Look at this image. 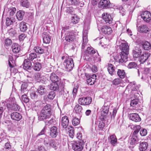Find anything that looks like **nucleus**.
Segmentation results:
<instances>
[{
  "label": "nucleus",
  "instance_id": "1",
  "mask_svg": "<svg viewBox=\"0 0 151 151\" xmlns=\"http://www.w3.org/2000/svg\"><path fill=\"white\" fill-rule=\"evenodd\" d=\"M52 113L51 106L47 104L43 107L38 114V119L40 121L46 120L50 118Z\"/></svg>",
  "mask_w": 151,
  "mask_h": 151
},
{
  "label": "nucleus",
  "instance_id": "2",
  "mask_svg": "<svg viewBox=\"0 0 151 151\" xmlns=\"http://www.w3.org/2000/svg\"><path fill=\"white\" fill-rule=\"evenodd\" d=\"M61 58L64 60L63 64L66 70L67 71H70L74 66L73 59L67 56H62Z\"/></svg>",
  "mask_w": 151,
  "mask_h": 151
},
{
  "label": "nucleus",
  "instance_id": "3",
  "mask_svg": "<svg viewBox=\"0 0 151 151\" xmlns=\"http://www.w3.org/2000/svg\"><path fill=\"white\" fill-rule=\"evenodd\" d=\"M101 110V117H102L103 120H105L109 117L108 114L109 111V106L104 105L102 106Z\"/></svg>",
  "mask_w": 151,
  "mask_h": 151
},
{
  "label": "nucleus",
  "instance_id": "4",
  "mask_svg": "<svg viewBox=\"0 0 151 151\" xmlns=\"http://www.w3.org/2000/svg\"><path fill=\"white\" fill-rule=\"evenodd\" d=\"M92 101V98L89 96L80 98L78 100V102L80 104L85 106L89 105L91 103Z\"/></svg>",
  "mask_w": 151,
  "mask_h": 151
},
{
  "label": "nucleus",
  "instance_id": "5",
  "mask_svg": "<svg viewBox=\"0 0 151 151\" xmlns=\"http://www.w3.org/2000/svg\"><path fill=\"white\" fill-rule=\"evenodd\" d=\"M84 143L82 142L76 141L72 143V149L75 151H81L83 148Z\"/></svg>",
  "mask_w": 151,
  "mask_h": 151
},
{
  "label": "nucleus",
  "instance_id": "6",
  "mask_svg": "<svg viewBox=\"0 0 151 151\" xmlns=\"http://www.w3.org/2000/svg\"><path fill=\"white\" fill-rule=\"evenodd\" d=\"M65 40L68 42H72L75 39V36L73 31H67L65 33Z\"/></svg>",
  "mask_w": 151,
  "mask_h": 151
},
{
  "label": "nucleus",
  "instance_id": "7",
  "mask_svg": "<svg viewBox=\"0 0 151 151\" xmlns=\"http://www.w3.org/2000/svg\"><path fill=\"white\" fill-rule=\"evenodd\" d=\"M12 101L11 104H7L6 106L8 109H9L11 110L14 111H18L19 110L20 106L16 104L15 101V99L14 98H12Z\"/></svg>",
  "mask_w": 151,
  "mask_h": 151
},
{
  "label": "nucleus",
  "instance_id": "8",
  "mask_svg": "<svg viewBox=\"0 0 151 151\" xmlns=\"http://www.w3.org/2000/svg\"><path fill=\"white\" fill-rule=\"evenodd\" d=\"M99 6V7L103 9L110 8L111 6L109 0H101Z\"/></svg>",
  "mask_w": 151,
  "mask_h": 151
},
{
  "label": "nucleus",
  "instance_id": "9",
  "mask_svg": "<svg viewBox=\"0 0 151 151\" xmlns=\"http://www.w3.org/2000/svg\"><path fill=\"white\" fill-rule=\"evenodd\" d=\"M141 18L145 22H149L151 20V14L148 11H145L141 14Z\"/></svg>",
  "mask_w": 151,
  "mask_h": 151
},
{
  "label": "nucleus",
  "instance_id": "10",
  "mask_svg": "<svg viewBox=\"0 0 151 151\" xmlns=\"http://www.w3.org/2000/svg\"><path fill=\"white\" fill-rule=\"evenodd\" d=\"M86 77L88 83L90 85L94 84L96 79V76L95 74L89 75L88 74L86 75Z\"/></svg>",
  "mask_w": 151,
  "mask_h": 151
},
{
  "label": "nucleus",
  "instance_id": "11",
  "mask_svg": "<svg viewBox=\"0 0 151 151\" xmlns=\"http://www.w3.org/2000/svg\"><path fill=\"white\" fill-rule=\"evenodd\" d=\"M102 16L103 19L106 23H108L109 24L111 23L113 19L109 14L107 13H104L102 14Z\"/></svg>",
  "mask_w": 151,
  "mask_h": 151
},
{
  "label": "nucleus",
  "instance_id": "12",
  "mask_svg": "<svg viewBox=\"0 0 151 151\" xmlns=\"http://www.w3.org/2000/svg\"><path fill=\"white\" fill-rule=\"evenodd\" d=\"M129 119L135 122H139L141 121V119L138 114L132 113L129 114Z\"/></svg>",
  "mask_w": 151,
  "mask_h": 151
},
{
  "label": "nucleus",
  "instance_id": "13",
  "mask_svg": "<svg viewBox=\"0 0 151 151\" xmlns=\"http://www.w3.org/2000/svg\"><path fill=\"white\" fill-rule=\"evenodd\" d=\"M69 122V119L67 116H64L62 117L60 123L63 128L64 129L66 128L68 125Z\"/></svg>",
  "mask_w": 151,
  "mask_h": 151
},
{
  "label": "nucleus",
  "instance_id": "14",
  "mask_svg": "<svg viewBox=\"0 0 151 151\" xmlns=\"http://www.w3.org/2000/svg\"><path fill=\"white\" fill-rule=\"evenodd\" d=\"M120 48L122 51L121 52L125 53L126 54H129V46L127 43H122L120 45Z\"/></svg>",
  "mask_w": 151,
  "mask_h": 151
},
{
  "label": "nucleus",
  "instance_id": "15",
  "mask_svg": "<svg viewBox=\"0 0 151 151\" xmlns=\"http://www.w3.org/2000/svg\"><path fill=\"white\" fill-rule=\"evenodd\" d=\"M150 56L149 53L147 52L143 53L139 58V60L141 63H143Z\"/></svg>",
  "mask_w": 151,
  "mask_h": 151
},
{
  "label": "nucleus",
  "instance_id": "16",
  "mask_svg": "<svg viewBox=\"0 0 151 151\" xmlns=\"http://www.w3.org/2000/svg\"><path fill=\"white\" fill-rule=\"evenodd\" d=\"M32 63L29 59H25L23 63V68L27 70H30L32 68Z\"/></svg>",
  "mask_w": 151,
  "mask_h": 151
},
{
  "label": "nucleus",
  "instance_id": "17",
  "mask_svg": "<svg viewBox=\"0 0 151 151\" xmlns=\"http://www.w3.org/2000/svg\"><path fill=\"white\" fill-rule=\"evenodd\" d=\"M58 134V129L55 126H53L50 128V135L53 138H55Z\"/></svg>",
  "mask_w": 151,
  "mask_h": 151
},
{
  "label": "nucleus",
  "instance_id": "18",
  "mask_svg": "<svg viewBox=\"0 0 151 151\" xmlns=\"http://www.w3.org/2000/svg\"><path fill=\"white\" fill-rule=\"evenodd\" d=\"M11 117L13 120L19 121L22 118L21 114L18 112H14L12 113L11 115Z\"/></svg>",
  "mask_w": 151,
  "mask_h": 151
},
{
  "label": "nucleus",
  "instance_id": "19",
  "mask_svg": "<svg viewBox=\"0 0 151 151\" xmlns=\"http://www.w3.org/2000/svg\"><path fill=\"white\" fill-rule=\"evenodd\" d=\"M101 31L105 34L109 35L112 33V30L111 27L109 26L105 25L101 27Z\"/></svg>",
  "mask_w": 151,
  "mask_h": 151
},
{
  "label": "nucleus",
  "instance_id": "20",
  "mask_svg": "<svg viewBox=\"0 0 151 151\" xmlns=\"http://www.w3.org/2000/svg\"><path fill=\"white\" fill-rule=\"evenodd\" d=\"M141 53V50L139 47H136L135 49L133 51V56L135 58H137L140 57Z\"/></svg>",
  "mask_w": 151,
  "mask_h": 151
},
{
  "label": "nucleus",
  "instance_id": "21",
  "mask_svg": "<svg viewBox=\"0 0 151 151\" xmlns=\"http://www.w3.org/2000/svg\"><path fill=\"white\" fill-rule=\"evenodd\" d=\"M43 42L45 43H49L50 41L51 37L49 36V33L44 32L42 34Z\"/></svg>",
  "mask_w": 151,
  "mask_h": 151
},
{
  "label": "nucleus",
  "instance_id": "22",
  "mask_svg": "<svg viewBox=\"0 0 151 151\" xmlns=\"http://www.w3.org/2000/svg\"><path fill=\"white\" fill-rule=\"evenodd\" d=\"M128 54H126L125 53L121 52L120 55V58L118 60L119 63H122L124 62H125L127 60V55Z\"/></svg>",
  "mask_w": 151,
  "mask_h": 151
},
{
  "label": "nucleus",
  "instance_id": "23",
  "mask_svg": "<svg viewBox=\"0 0 151 151\" xmlns=\"http://www.w3.org/2000/svg\"><path fill=\"white\" fill-rule=\"evenodd\" d=\"M50 79L52 82H58L60 80V78L54 73L50 74Z\"/></svg>",
  "mask_w": 151,
  "mask_h": 151
},
{
  "label": "nucleus",
  "instance_id": "24",
  "mask_svg": "<svg viewBox=\"0 0 151 151\" xmlns=\"http://www.w3.org/2000/svg\"><path fill=\"white\" fill-rule=\"evenodd\" d=\"M13 52L15 53L19 52L20 50V46L17 43H13L12 46Z\"/></svg>",
  "mask_w": 151,
  "mask_h": 151
},
{
  "label": "nucleus",
  "instance_id": "25",
  "mask_svg": "<svg viewBox=\"0 0 151 151\" xmlns=\"http://www.w3.org/2000/svg\"><path fill=\"white\" fill-rule=\"evenodd\" d=\"M96 52L94 49L93 48L88 47L85 52V55L87 56L93 55Z\"/></svg>",
  "mask_w": 151,
  "mask_h": 151
},
{
  "label": "nucleus",
  "instance_id": "26",
  "mask_svg": "<svg viewBox=\"0 0 151 151\" xmlns=\"http://www.w3.org/2000/svg\"><path fill=\"white\" fill-rule=\"evenodd\" d=\"M111 144L113 146H115L117 143V139L116 136L112 135L108 138Z\"/></svg>",
  "mask_w": 151,
  "mask_h": 151
},
{
  "label": "nucleus",
  "instance_id": "27",
  "mask_svg": "<svg viewBox=\"0 0 151 151\" xmlns=\"http://www.w3.org/2000/svg\"><path fill=\"white\" fill-rule=\"evenodd\" d=\"M148 146V143L145 142H141L140 144L139 149L140 151H145Z\"/></svg>",
  "mask_w": 151,
  "mask_h": 151
},
{
  "label": "nucleus",
  "instance_id": "28",
  "mask_svg": "<svg viewBox=\"0 0 151 151\" xmlns=\"http://www.w3.org/2000/svg\"><path fill=\"white\" fill-rule=\"evenodd\" d=\"M138 139L136 135H132L129 137V142L131 145H134L137 142Z\"/></svg>",
  "mask_w": 151,
  "mask_h": 151
},
{
  "label": "nucleus",
  "instance_id": "29",
  "mask_svg": "<svg viewBox=\"0 0 151 151\" xmlns=\"http://www.w3.org/2000/svg\"><path fill=\"white\" fill-rule=\"evenodd\" d=\"M37 92L40 95H44L46 92V90L44 86H40L37 89Z\"/></svg>",
  "mask_w": 151,
  "mask_h": 151
},
{
  "label": "nucleus",
  "instance_id": "30",
  "mask_svg": "<svg viewBox=\"0 0 151 151\" xmlns=\"http://www.w3.org/2000/svg\"><path fill=\"white\" fill-rule=\"evenodd\" d=\"M7 33L9 37L12 38L16 37L17 35L16 31L13 28H11L9 30Z\"/></svg>",
  "mask_w": 151,
  "mask_h": 151
},
{
  "label": "nucleus",
  "instance_id": "31",
  "mask_svg": "<svg viewBox=\"0 0 151 151\" xmlns=\"http://www.w3.org/2000/svg\"><path fill=\"white\" fill-rule=\"evenodd\" d=\"M115 67L111 64L108 65V70L109 73L111 75H114L115 73Z\"/></svg>",
  "mask_w": 151,
  "mask_h": 151
},
{
  "label": "nucleus",
  "instance_id": "32",
  "mask_svg": "<svg viewBox=\"0 0 151 151\" xmlns=\"http://www.w3.org/2000/svg\"><path fill=\"white\" fill-rule=\"evenodd\" d=\"M19 28L21 32H25L27 29L26 23L23 22H21L19 24Z\"/></svg>",
  "mask_w": 151,
  "mask_h": 151
},
{
  "label": "nucleus",
  "instance_id": "33",
  "mask_svg": "<svg viewBox=\"0 0 151 151\" xmlns=\"http://www.w3.org/2000/svg\"><path fill=\"white\" fill-rule=\"evenodd\" d=\"M50 89L54 91H55L59 89L58 85L57 82H52L50 85Z\"/></svg>",
  "mask_w": 151,
  "mask_h": 151
},
{
  "label": "nucleus",
  "instance_id": "34",
  "mask_svg": "<svg viewBox=\"0 0 151 151\" xmlns=\"http://www.w3.org/2000/svg\"><path fill=\"white\" fill-rule=\"evenodd\" d=\"M24 14V12L22 11H19L17 12L16 17L19 20H21L23 19V17Z\"/></svg>",
  "mask_w": 151,
  "mask_h": 151
},
{
  "label": "nucleus",
  "instance_id": "35",
  "mask_svg": "<svg viewBox=\"0 0 151 151\" xmlns=\"http://www.w3.org/2000/svg\"><path fill=\"white\" fill-rule=\"evenodd\" d=\"M66 1L69 5H77L79 3L78 0H66Z\"/></svg>",
  "mask_w": 151,
  "mask_h": 151
},
{
  "label": "nucleus",
  "instance_id": "36",
  "mask_svg": "<svg viewBox=\"0 0 151 151\" xmlns=\"http://www.w3.org/2000/svg\"><path fill=\"white\" fill-rule=\"evenodd\" d=\"M27 59L32 61L37 58V56L35 53H31L27 55Z\"/></svg>",
  "mask_w": 151,
  "mask_h": 151
},
{
  "label": "nucleus",
  "instance_id": "37",
  "mask_svg": "<svg viewBox=\"0 0 151 151\" xmlns=\"http://www.w3.org/2000/svg\"><path fill=\"white\" fill-rule=\"evenodd\" d=\"M74 109L76 113H81L83 108L79 104H77L75 105Z\"/></svg>",
  "mask_w": 151,
  "mask_h": 151
},
{
  "label": "nucleus",
  "instance_id": "38",
  "mask_svg": "<svg viewBox=\"0 0 151 151\" xmlns=\"http://www.w3.org/2000/svg\"><path fill=\"white\" fill-rule=\"evenodd\" d=\"M49 145L50 147L54 148L55 150L58 145V143L56 142L55 140H50L49 142Z\"/></svg>",
  "mask_w": 151,
  "mask_h": 151
},
{
  "label": "nucleus",
  "instance_id": "39",
  "mask_svg": "<svg viewBox=\"0 0 151 151\" xmlns=\"http://www.w3.org/2000/svg\"><path fill=\"white\" fill-rule=\"evenodd\" d=\"M20 4L23 7L28 8L29 7L30 4L27 0H22L20 2Z\"/></svg>",
  "mask_w": 151,
  "mask_h": 151
},
{
  "label": "nucleus",
  "instance_id": "40",
  "mask_svg": "<svg viewBox=\"0 0 151 151\" xmlns=\"http://www.w3.org/2000/svg\"><path fill=\"white\" fill-rule=\"evenodd\" d=\"M139 100L137 99H133L132 100L130 103L131 106L136 108L138 105Z\"/></svg>",
  "mask_w": 151,
  "mask_h": 151
},
{
  "label": "nucleus",
  "instance_id": "41",
  "mask_svg": "<svg viewBox=\"0 0 151 151\" xmlns=\"http://www.w3.org/2000/svg\"><path fill=\"white\" fill-rule=\"evenodd\" d=\"M143 48L146 50H148L151 48V45L149 42L146 41L142 44Z\"/></svg>",
  "mask_w": 151,
  "mask_h": 151
},
{
  "label": "nucleus",
  "instance_id": "42",
  "mask_svg": "<svg viewBox=\"0 0 151 151\" xmlns=\"http://www.w3.org/2000/svg\"><path fill=\"white\" fill-rule=\"evenodd\" d=\"M117 74L121 78H123L125 76V73L124 70L118 69L117 71Z\"/></svg>",
  "mask_w": 151,
  "mask_h": 151
},
{
  "label": "nucleus",
  "instance_id": "43",
  "mask_svg": "<svg viewBox=\"0 0 151 151\" xmlns=\"http://www.w3.org/2000/svg\"><path fill=\"white\" fill-rule=\"evenodd\" d=\"M41 65L39 63H34L33 66V69L37 71H39L41 69Z\"/></svg>",
  "mask_w": 151,
  "mask_h": 151
},
{
  "label": "nucleus",
  "instance_id": "44",
  "mask_svg": "<svg viewBox=\"0 0 151 151\" xmlns=\"http://www.w3.org/2000/svg\"><path fill=\"white\" fill-rule=\"evenodd\" d=\"M27 83H23L21 87V91L22 93H24L28 91V89L27 88Z\"/></svg>",
  "mask_w": 151,
  "mask_h": 151
},
{
  "label": "nucleus",
  "instance_id": "45",
  "mask_svg": "<svg viewBox=\"0 0 151 151\" xmlns=\"http://www.w3.org/2000/svg\"><path fill=\"white\" fill-rule=\"evenodd\" d=\"M34 50L35 52L39 54H42L44 53L45 50L40 47H35Z\"/></svg>",
  "mask_w": 151,
  "mask_h": 151
},
{
  "label": "nucleus",
  "instance_id": "46",
  "mask_svg": "<svg viewBox=\"0 0 151 151\" xmlns=\"http://www.w3.org/2000/svg\"><path fill=\"white\" fill-rule=\"evenodd\" d=\"M15 21L14 19L7 17L6 19V24L7 26H9L12 24Z\"/></svg>",
  "mask_w": 151,
  "mask_h": 151
},
{
  "label": "nucleus",
  "instance_id": "47",
  "mask_svg": "<svg viewBox=\"0 0 151 151\" xmlns=\"http://www.w3.org/2000/svg\"><path fill=\"white\" fill-rule=\"evenodd\" d=\"M35 79L38 82H40L42 78L41 74L39 73H37L34 74Z\"/></svg>",
  "mask_w": 151,
  "mask_h": 151
},
{
  "label": "nucleus",
  "instance_id": "48",
  "mask_svg": "<svg viewBox=\"0 0 151 151\" xmlns=\"http://www.w3.org/2000/svg\"><path fill=\"white\" fill-rule=\"evenodd\" d=\"M80 122V121L79 119L75 117H74L72 120V124L74 126H76L78 125Z\"/></svg>",
  "mask_w": 151,
  "mask_h": 151
},
{
  "label": "nucleus",
  "instance_id": "49",
  "mask_svg": "<svg viewBox=\"0 0 151 151\" xmlns=\"http://www.w3.org/2000/svg\"><path fill=\"white\" fill-rule=\"evenodd\" d=\"M87 32L86 31L84 30L83 37V44H87L88 42Z\"/></svg>",
  "mask_w": 151,
  "mask_h": 151
},
{
  "label": "nucleus",
  "instance_id": "50",
  "mask_svg": "<svg viewBox=\"0 0 151 151\" xmlns=\"http://www.w3.org/2000/svg\"><path fill=\"white\" fill-rule=\"evenodd\" d=\"M140 31L142 32H145L148 31V29L147 28L146 26L145 25H142L139 27Z\"/></svg>",
  "mask_w": 151,
  "mask_h": 151
},
{
  "label": "nucleus",
  "instance_id": "51",
  "mask_svg": "<svg viewBox=\"0 0 151 151\" xmlns=\"http://www.w3.org/2000/svg\"><path fill=\"white\" fill-rule=\"evenodd\" d=\"M134 128L135 130L134 132L132 135H135L139 132L140 129L141 127L139 125H135L134 126Z\"/></svg>",
  "mask_w": 151,
  "mask_h": 151
},
{
  "label": "nucleus",
  "instance_id": "52",
  "mask_svg": "<svg viewBox=\"0 0 151 151\" xmlns=\"http://www.w3.org/2000/svg\"><path fill=\"white\" fill-rule=\"evenodd\" d=\"M122 81V79L120 78H117L114 80L112 83L113 85H117L121 83Z\"/></svg>",
  "mask_w": 151,
  "mask_h": 151
},
{
  "label": "nucleus",
  "instance_id": "53",
  "mask_svg": "<svg viewBox=\"0 0 151 151\" xmlns=\"http://www.w3.org/2000/svg\"><path fill=\"white\" fill-rule=\"evenodd\" d=\"M16 9L15 7H11L8 8V12L10 16H13L15 13Z\"/></svg>",
  "mask_w": 151,
  "mask_h": 151
},
{
  "label": "nucleus",
  "instance_id": "54",
  "mask_svg": "<svg viewBox=\"0 0 151 151\" xmlns=\"http://www.w3.org/2000/svg\"><path fill=\"white\" fill-rule=\"evenodd\" d=\"M128 67L129 68H137V65L136 63L134 62H132L130 63L128 65Z\"/></svg>",
  "mask_w": 151,
  "mask_h": 151
},
{
  "label": "nucleus",
  "instance_id": "55",
  "mask_svg": "<svg viewBox=\"0 0 151 151\" xmlns=\"http://www.w3.org/2000/svg\"><path fill=\"white\" fill-rule=\"evenodd\" d=\"M77 92V89L76 88H74L72 92V95L71 96L72 101H73L76 98Z\"/></svg>",
  "mask_w": 151,
  "mask_h": 151
},
{
  "label": "nucleus",
  "instance_id": "56",
  "mask_svg": "<svg viewBox=\"0 0 151 151\" xmlns=\"http://www.w3.org/2000/svg\"><path fill=\"white\" fill-rule=\"evenodd\" d=\"M55 96V92L52 91L49 93L47 96L49 99L52 100Z\"/></svg>",
  "mask_w": 151,
  "mask_h": 151
},
{
  "label": "nucleus",
  "instance_id": "57",
  "mask_svg": "<svg viewBox=\"0 0 151 151\" xmlns=\"http://www.w3.org/2000/svg\"><path fill=\"white\" fill-rule=\"evenodd\" d=\"M101 119H102L101 121H99V122L98 124V127L101 130H102L105 127V124L103 122V121L104 120H103L102 119L101 117Z\"/></svg>",
  "mask_w": 151,
  "mask_h": 151
},
{
  "label": "nucleus",
  "instance_id": "58",
  "mask_svg": "<svg viewBox=\"0 0 151 151\" xmlns=\"http://www.w3.org/2000/svg\"><path fill=\"white\" fill-rule=\"evenodd\" d=\"M69 136L71 138H73L74 135V131L73 127H71L68 131Z\"/></svg>",
  "mask_w": 151,
  "mask_h": 151
},
{
  "label": "nucleus",
  "instance_id": "59",
  "mask_svg": "<svg viewBox=\"0 0 151 151\" xmlns=\"http://www.w3.org/2000/svg\"><path fill=\"white\" fill-rule=\"evenodd\" d=\"M132 86L131 89L132 90L134 91H135L137 90L138 89V87L137 86H136V83L135 82H133L132 83H131L129 86Z\"/></svg>",
  "mask_w": 151,
  "mask_h": 151
},
{
  "label": "nucleus",
  "instance_id": "60",
  "mask_svg": "<svg viewBox=\"0 0 151 151\" xmlns=\"http://www.w3.org/2000/svg\"><path fill=\"white\" fill-rule=\"evenodd\" d=\"M79 19L77 16L75 17H73L72 18L71 21L74 24L78 23L79 21Z\"/></svg>",
  "mask_w": 151,
  "mask_h": 151
},
{
  "label": "nucleus",
  "instance_id": "61",
  "mask_svg": "<svg viewBox=\"0 0 151 151\" xmlns=\"http://www.w3.org/2000/svg\"><path fill=\"white\" fill-rule=\"evenodd\" d=\"M55 122V120L54 118H52L49 121H46L45 122L46 125H48V124H53Z\"/></svg>",
  "mask_w": 151,
  "mask_h": 151
},
{
  "label": "nucleus",
  "instance_id": "62",
  "mask_svg": "<svg viewBox=\"0 0 151 151\" xmlns=\"http://www.w3.org/2000/svg\"><path fill=\"white\" fill-rule=\"evenodd\" d=\"M14 62L12 56H9V66L11 68H12V64Z\"/></svg>",
  "mask_w": 151,
  "mask_h": 151
},
{
  "label": "nucleus",
  "instance_id": "63",
  "mask_svg": "<svg viewBox=\"0 0 151 151\" xmlns=\"http://www.w3.org/2000/svg\"><path fill=\"white\" fill-rule=\"evenodd\" d=\"M22 99L25 103H27L29 101V99L26 95H23L22 96Z\"/></svg>",
  "mask_w": 151,
  "mask_h": 151
},
{
  "label": "nucleus",
  "instance_id": "64",
  "mask_svg": "<svg viewBox=\"0 0 151 151\" xmlns=\"http://www.w3.org/2000/svg\"><path fill=\"white\" fill-rule=\"evenodd\" d=\"M31 98L33 99H35L37 98L38 95L37 94V93L35 92H33L30 94Z\"/></svg>",
  "mask_w": 151,
  "mask_h": 151
}]
</instances>
